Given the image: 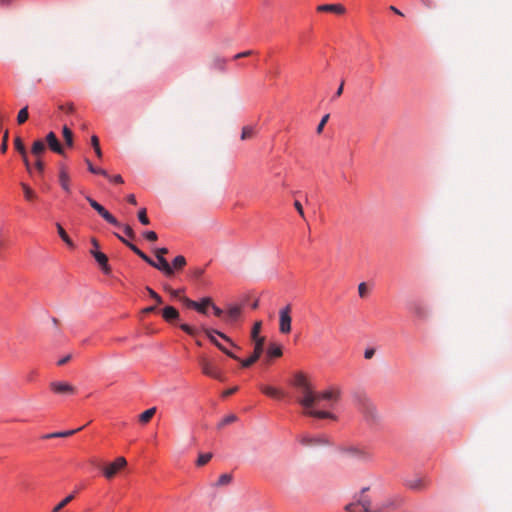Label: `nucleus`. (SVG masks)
Returning <instances> with one entry per match:
<instances>
[{
    "label": "nucleus",
    "instance_id": "20",
    "mask_svg": "<svg viewBox=\"0 0 512 512\" xmlns=\"http://www.w3.org/2000/svg\"><path fill=\"white\" fill-rule=\"evenodd\" d=\"M260 389L265 395L272 398H281L284 396V393L282 391L272 386L261 385Z\"/></svg>",
    "mask_w": 512,
    "mask_h": 512
},
{
    "label": "nucleus",
    "instance_id": "43",
    "mask_svg": "<svg viewBox=\"0 0 512 512\" xmlns=\"http://www.w3.org/2000/svg\"><path fill=\"white\" fill-rule=\"evenodd\" d=\"M143 237L150 242H155L158 239V236L154 231L144 232Z\"/></svg>",
    "mask_w": 512,
    "mask_h": 512
},
{
    "label": "nucleus",
    "instance_id": "61",
    "mask_svg": "<svg viewBox=\"0 0 512 512\" xmlns=\"http://www.w3.org/2000/svg\"><path fill=\"white\" fill-rule=\"evenodd\" d=\"M238 387L230 388L223 392V397H228L237 391Z\"/></svg>",
    "mask_w": 512,
    "mask_h": 512
},
{
    "label": "nucleus",
    "instance_id": "24",
    "mask_svg": "<svg viewBox=\"0 0 512 512\" xmlns=\"http://www.w3.org/2000/svg\"><path fill=\"white\" fill-rule=\"evenodd\" d=\"M156 413V407L149 408L139 415V421L142 424L148 423Z\"/></svg>",
    "mask_w": 512,
    "mask_h": 512
},
{
    "label": "nucleus",
    "instance_id": "37",
    "mask_svg": "<svg viewBox=\"0 0 512 512\" xmlns=\"http://www.w3.org/2000/svg\"><path fill=\"white\" fill-rule=\"evenodd\" d=\"M91 144L95 150V153L97 155V157L101 158L102 157V151H101V148H100V145H99V139L97 136L93 135L91 137Z\"/></svg>",
    "mask_w": 512,
    "mask_h": 512
},
{
    "label": "nucleus",
    "instance_id": "12",
    "mask_svg": "<svg viewBox=\"0 0 512 512\" xmlns=\"http://www.w3.org/2000/svg\"><path fill=\"white\" fill-rule=\"evenodd\" d=\"M86 200L90 204V206L95 209L98 214L103 217L108 223L112 224L113 226L120 227L119 221L110 213L108 212L101 204H99L97 201L92 199L91 197L87 196Z\"/></svg>",
    "mask_w": 512,
    "mask_h": 512
},
{
    "label": "nucleus",
    "instance_id": "60",
    "mask_svg": "<svg viewBox=\"0 0 512 512\" xmlns=\"http://www.w3.org/2000/svg\"><path fill=\"white\" fill-rule=\"evenodd\" d=\"M7 246V240L0 232V250L4 249Z\"/></svg>",
    "mask_w": 512,
    "mask_h": 512
},
{
    "label": "nucleus",
    "instance_id": "40",
    "mask_svg": "<svg viewBox=\"0 0 512 512\" xmlns=\"http://www.w3.org/2000/svg\"><path fill=\"white\" fill-rule=\"evenodd\" d=\"M138 219L143 225L150 224V220L147 217V211L145 208H142L138 211Z\"/></svg>",
    "mask_w": 512,
    "mask_h": 512
},
{
    "label": "nucleus",
    "instance_id": "55",
    "mask_svg": "<svg viewBox=\"0 0 512 512\" xmlns=\"http://www.w3.org/2000/svg\"><path fill=\"white\" fill-rule=\"evenodd\" d=\"M375 354V350L373 348H368L364 352V357L366 359H371Z\"/></svg>",
    "mask_w": 512,
    "mask_h": 512
},
{
    "label": "nucleus",
    "instance_id": "46",
    "mask_svg": "<svg viewBox=\"0 0 512 512\" xmlns=\"http://www.w3.org/2000/svg\"><path fill=\"white\" fill-rule=\"evenodd\" d=\"M180 328L181 330H183L184 332L191 336H194L196 334V330L188 324H181Z\"/></svg>",
    "mask_w": 512,
    "mask_h": 512
},
{
    "label": "nucleus",
    "instance_id": "16",
    "mask_svg": "<svg viewBox=\"0 0 512 512\" xmlns=\"http://www.w3.org/2000/svg\"><path fill=\"white\" fill-rule=\"evenodd\" d=\"M91 254L95 258V260L98 262V264L102 268L103 272L105 274L110 273V266L108 265L107 256L104 253H102L100 251H96V250H91Z\"/></svg>",
    "mask_w": 512,
    "mask_h": 512
},
{
    "label": "nucleus",
    "instance_id": "50",
    "mask_svg": "<svg viewBox=\"0 0 512 512\" xmlns=\"http://www.w3.org/2000/svg\"><path fill=\"white\" fill-rule=\"evenodd\" d=\"M124 232L131 239H133L135 237V233H134L133 229L129 225H126L124 227Z\"/></svg>",
    "mask_w": 512,
    "mask_h": 512
},
{
    "label": "nucleus",
    "instance_id": "8",
    "mask_svg": "<svg viewBox=\"0 0 512 512\" xmlns=\"http://www.w3.org/2000/svg\"><path fill=\"white\" fill-rule=\"evenodd\" d=\"M298 441L301 445L306 447H314V446H322V445H328L329 439L325 435H309V434H302L297 437Z\"/></svg>",
    "mask_w": 512,
    "mask_h": 512
},
{
    "label": "nucleus",
    "instance_id": "21",
    "mask_svg": "<svg viewBox=\"0 0 512 512\" xmlns=\"http://www.w3.org/2000/svg\"><path fill=\"white\" fill-rule=\"evenodd\" d=\"M59 183L64 191L70 193V178L64 168H62L59 172Z\"/></svg>",
    "mask_w": 512,
    "mask_h": 512
},
{
    "label": "nucleus",
    "instance_id": "38",
    "mask_svg": "<svg viewBox=\"0 0 512 512\" xmlns=\"http://www.w3.org/2000/svg\"><path fill=\"white\" fill-rule=\"evenodd\" d=\"M232 481V475L231 474H222L218 481L216 482L217 486H224L228 485Z\"/></svg>",
    "mask_w": 512,
    "mask_h": 512
},
{
    "label": "nucleus",
    "instance_id": "36",
    "mask_svg": "<svg viewBox=\"0 0 512 512\" xmlns=\"http://www.w3.org/2000/svg\"><path fill=\"white\" fill-rule=\"evenodd\" d=\"M235 421H237V416L234 414H230L221 420V422L218 424V428L221 429L224 426L231 424Z\"/></svg>",
    "mask_w": 512,
    "mask_h": 512
},
{
    "label": "nucleus",
    "instance_id": "4",
    "mask_svg": "<svg viewBox=\"0 0 512 512\" xmlns=\"http://www.w3.org/2000/svg\"><path fill=\"white\" fill-rule=\"evenodd\" d=\"M198 363L204 375L219 381H224L223 372L212 359L201 355L198 358Z\"/></svg>",
    "mask_w": 512,
    "mask_h": 512
},
{
    "label": "nucleus",
    "instance_id": "18",
    "mask_svg": "<svg viewBox=\"0 0 512 512\" xmlns=\"http://www.w3.org/2000/svg\"><path fill=\"white\" fill-rule=\"evenodd\" d=\"M162 317L167 322H173L179 318V312L172 306H167L162 310Z\"/></svg>",
    "mask_w": 512,
    "mask_h": 512
},
{
    "label": "nucleus",
    "instance_id": "9",
    "mask_svg": "<svg viewBox=\"0 0 512 512\" xmlns=\"http://www.w3.org/2000/svg\"><path fill=\"white\" fill-rule=\"evenodd\" d=\"M126 465V459L124 457H118L112 463L102 467L103 475L106 479L111 480L117 472L125 468Z\"/></svg>",
    "mask_w": 512,
    "mask_h": 512
},
{
    "label": "nucleus",
    "instance_id": "27",
    "mask_svg": "<svg viewBox=\"0 0 512 512\" xmlns=\"http://www.w3.org/2000/svg\"><path fill=\"white\" fill-rule=\"evenodd\" d=\"M267 354L269 357H280L282 356V347L278 344L272 343L268 347Z\"/></svg>",
    "mask_w": 512,
    "mask_h": 512
},
{
    "label": "nucleus",
    "instance_id": "29",
    "mask_svg": "<svg viewBox=\"0 0 512 512\" xmlns=\"http://www.w3.org/2000/svg\"><path fill=\"white\" fill-rule=\"evenodd\" d=\"M74 499V494H70L60 501L53 509L52 512H60L66 505Z\"/></svg>",
    "mask_w": 512,
    "mask_h": 512
},
{
    "label": "nucleus",
    "instance_id": "63",
    "mask_svg": "<svg viewBox=\"0 0 512 512\" xmlns=\"http://www.w3.org/2000/svg\"><path fill=\"white\" fill-rule=\"evenodd\" d=\"M127 201H128L130 204H132V205H136V203H137V202H136V197H135V195H134V194H129V195L127 196Z\"/></svg>",
    "mask_w": 512,
    "mask_h": 512
},
{
    "label": "nucleus",
    "instance_id": "2",
    "mask_svg": "<svg viewBox=\"0 0 512 512\" xmlns=\"http://www.w3.org/2000/svg\"><path fill=\"white\" fill-rule=\"evenodd\" d=\"M367 490L368 488L362 489L357 502L346 505L345 510L347 512H392L402 504L400 496H393L383 501L380 505L373 507L371 499L364 495V492Z\"/></svg>",
    "mask_w": 512,
    "mask_h": 512
},
{
    "label": "nucleus",
    "instance_id": "64",
    "mask_svg": "<svg viewBox=\"0 0 512 512\" xmlns=\"http://www.w3.org/2000/svg\"><path fill=\"white\" fill-rule=\"evenodd\" d=\"M156 310V307L155 306H149V307H146L143 312L144 313H152Z\"/></svg>",
    "mask_w": 512,
    "mask_h": 512
},
{
    "label": "nucleus",
    "instance_id": "45",
    "mask_svg": "<svg viewBox=\"0 0 512 512\" xmlns=\"http://www.w3.org/2000/svg\"><path fill=\"white\" fill-rule=\"evenodd\" d=\"M7 148H8V131H5V133L3 135V139H2V144L0 146V151L2 153H5L7 151Z\"/></svg>",
    "mask_w": 512,
    "mask_h": 512
},
{
    "label": "nucleus",
    "instance_id": "32",
    "mask_svg": "<svg viewBox=\"0 0 512 512\" xmlns=\"http://www.w3.org/2000/svg\"><path fill=\"white\" fill-rule=\"evenodd\" d=\"M186 265V259L184 256H176L173 260V270H181Z\"/></svg>",
    "mask_w": 512,
    "mask_h": 512
},
{
    "label": "nucleus",
    "instance_id": "23",
    "mask_svg": "<svg viewBox=\"0 0 512 512\" xmlns=\"http://www.w3.org/2000/svg\"><path fill=\"white\" fill-rule=\"evenodd\" d=\"M213 301L210 297L203 298L200 302H197V306L194 308L201 314H207V308L211 307Z\"/></svg>",
    "mask_w": 512,
    "mask_h": 512
},
{
    "label": "nucleus",
    "instance_id": "44",
    "mask_svg": "<svg viewBox=\"0 0 512 512\" xmlns=\"http://www.w3.org/2000/svg\"><path fill=\"white\" fill-rule=\"evenodd\" d=\"M358 293L361 298H365L367 296L368 289L366 283L362 282L358 285Z\"/></svg>",
    "mask_w": 512,
    "mask_h": 512
},
{
    "label": "nucleus",
    "instance_id": "56",
    "mask_svg": "<svg viewBox=\"0 0 512 512\" xmlns=\"http://www.w3.org/2000/svg\"><path fill=\"white\" fill-rule=\"evenodd\" d=\"M112 182L116 183V184H122L124 181H123V178L121 175H115L113 177H108Z\"/></svg>",
    "mask_w": 512,
    "mask_h": 512
},
{
    "label": "nucleus",
    "instance_id": "34",
    "mask_svg": "<svg viewBox=\"0 0 512 512\" xmlns=\"http://www.w3.org/2000/svg\"><path fill=\"white\" fill-rule=\"evenodd\" d=\"M29 117V114H28V107H24L22 108L19 113H18V116H17V122L19 125L25 123L27 121Z\"/></svg>",
    "mask_w": 512,
    "mask_h": 512
},
{
    "label": "nucleus",
    "instance_id": "6",
    "mask_svg": "<svg viewBox=\"0 0 512 512\" xmlns=\"http://www.w3.org/2000/svg\"><path fill=\"white\" fill-rule=\"evenodd\" d=\"M357 406L367 420L373 421L377 418V409L367 396L359 395L357 397Z\"/></svg>",
    "mask_w": 512,
    "mask_h": 512
},
{
    "label": "nucleus",
    "instance_id": "30",
    "mask_svg": "<svg viewBox=\"0 0 512 512\" xmlns=\"http://www.w3.org/2000/svg\"><path fill=\"white\" fill-rule=\"evenodd\" d=\"M85 162L87 164L88 170L91 173L100 174V175H102L104 177H109V175H108L106 170L100 169V168H95L94 165L91 163V161L89 159H86Z\"/></svg>",
    "mask_w": 512,
    "mask_h": 512
},
{
    "label": "nucleus",
    "instance_id": "35",
    "mask_svg": "<svg viewBox=\"0 0 512 512\" xmlns=\"http://www.w3.org/2000/svg\"><path fill=\"white\" fill-rule=\"evenodd\" d=\"M212 458V453H203V454H200L198 459H197V466H203L205 464H207Z\"/></svg>",
    "mask_w": 512,
    "mask_h": 512
},
{
    "label": "nucleus",
    "instance_id": "41",
    "mask_svg": "<svg viewBox=\"0 0 512 512\" xmlns=\"http://www.w3.org/2000/svg\"><path fill=\"white\" fill-rule=\"evenodd\" d=\"M179 300L187 307L194 309L197 306V302L194 300L189 299L186 296H181Z\"/></svg>",
    "mask_w": 512,
    "mask_h": 512
},
{
    "label": "nucleus",
    "instance_id": "53",
    "mask_svg": "<svg viewBox=\"0 0 512 512\" xmlns=\"http://www.w3.org/2000/svg\"><path fill=\"white\" fill-rule=\"evenodd\" d=\"M211 308L213 309L214 314L217 317H221L223 315V310L221 308H219L218 306H216L214 303H212Z\"/></svg>",
    "mask_w": 512,
    "mask_h": 512
},
{
    "label": "nucleus",
    "instance_id": "26",
    "mask_svg": "<svg viewBox=\"0 0 512 512\" xmlns=\"http://www.w3.org/2000/svg\"><path fill=\"white\" fill-rule=\"evenodd\" d=\"M56 227H57V231H58V234L61 237V239L67 244V246H69L70 248H73L74 243L70 239V237L68 236L66 231L63 229V227L59 223L56 224Z\"/></svg>",
    "mask_w": 512,
    "mask_h": 512
},
{
    "label": "nucleus",
    "instance_id": "49",
    "mask_svg": "<svg viewBox=\"0 0 512 512\" xmlns=\"http://www.w3.org/2000/svg\"><path fill=\"white\" fill-rule=\"evenodd\" d=\"M343 88H344V81H341L340 86L338 87V89L336 90L334 96L332 97V100H335L336 98H338V97H340L342 95Z\"/></svg>",
    "mask_w": 512,
    "mask_h": 512
},
{
    "label": "nucleus",
    "instance_id": "17",
    "mask_svg": "<svg viewBox=\"0 0 512 512\" xmlns=\"http://www.w3.org/2000/svg\"><path fill=\"white\" fill-rule=\"evenodd\" d=\"M156 258L157 262L155 261V268L162 271L166 276H172L174 274V270L167 260L162 256H156Z\"/></svg>",
    "mask_w": 512,
    "mask_h": 512
},
{
    "label": "nucleus",
    "instance_id": "54",
    "mask_svg": "<svg viewBox=\"0 0 512 512\" xmlns=\"http://www.w3.org/2000/svg\"><path fill=\"white\" fill-rule=\"evenodd\" d=\"M154 253H155V256H162V257H164V255L168 253V249H167V248H165V247H163V248H157V249L154 251Z\"/></svg>",
    "mask_w": 512,
    "mask_h": 512
},
{
    "label": "nucleus",
    "instance_id": "15",
    "mask_svg": "<svg viewBox=\"0 0 512 512\" xmlns=\"http://www.w3.org/2000/svg\"><path fill=\"white\" fill-rule=\"evenodd\" d=\"M318 12H330L338 15H342L346 12L345 7L342 4H322L317 6Z\"/></svg>",
    "mask_w": 512,
    "mask_h": 512
},
{
    "label": "nucleus",
    "instance_id": "7",
    "mask_svg": "<svg viewBox=\"0 0 512 512\" xmlns=\"http://www.w3.org/2000/svg\"><path fill=\"white\" fill-rule=\"evenodd\" d=\"M46 150L45 142L43 140H36L34 141L31 153L35 157V168L38 171L39 174H43L45 164L42 160V155Z\"/></svg>",
    "mask_w": 512,
    "mask_h": 512
},
{
    "label": "nucleus",
    "instance_id": "47",
    "mask_svg": "<svg viewBox=\"0 0 512 512\" xmlns=\"http://www.w3.org/2000/svg\"><path fill=\"white\" fill-rule=\"evenodd\" d=\"M408 486L411 488V489H414V490H421L423 488V483L421 480H415V481H411Z\"/></svg>",
    "mask_w": 512,
    "mask_h": 512
},
{
    "label": "nucleus",
    "instance_id": "19",
    "mask_svg": "<svg viewBox=\"0 0 512 512\" xmlns=\"http://www.w3.org/2000/svg\"><path fill=\"white\" fill-rule=\"evenodd\" d=\"M82 429H83V427H79V428L73 429V430H67V431H62V432H54V433H50V434L44 435L43 438L44 439L65 438V437H69V436L74 435L75 433H77L78 431H81Z\"/></svg>",
    "mask_w": 512,
    "mask_h": 512
},
{
    "label": "nucleus",
    "instance_id": "52",
    "mask_svg": "<svg viewBox=\"0 0 512 512\" xmlns=\"http://www.w3.org/2000/svg\"><path fill=\"white\" fill-rule=\"evenodd\" d=\"M165 289L175 298H180V290H174L169 286H166Z\"/></svg>",
    "mask_w": 512,
    "mask_h": 512
},
{
    "label": "nucleus",
    "instance_id": "51",
    "mask_svg": "<svg viewBox=\"0 0 512 512\" xmlns=\"http://www.w3.org/2000/svg\"><path fill=\"white\" fill-rule=\"evenodd\" d=\"M59 109L67 113H72L74 111V106L73 104L61 105L59 106Z\"/></svg>",
    "mask_w": 512,
    "mask_h": 512
},
{
    "label": "nucleus",
    "instance_id": "13",
    "mask_svg": "<svg viewBox=\"0 0 512 512\" xmlns=\"http://www.w3.org/2000/svg\"><path fill=\"white\" fill-rule=\"evenodd\" d=\"M50 388L53 392L57 394L73 395L76 393V388L67 382H51Z\"/></svg>",
    "mask_w": 512,
    "mask_h": 512
},
{
    "label": "nucleus",
    "instance_id": "42",
    "mask_svg": "<svg viewBox=\"0 0 512 512\" xmlns=\"http://www.w3.org/2000/svg\"><path fill=\"white\" fill-rule=\"evenodd\" d=\"M329 120V114H326L322 117L320 123L318 124L317 128H316V132L317 134H321L322 131H323V128L324 126L326 125V123L328 122Z\"/></svg>",
    "mask_w": 512,
    "mask_h": 512
},
{
    "label": "nucleus",
    "instance_id": "59",
    "mask_svg": "<svg viewBox=\"0 0 512 512\" xmlns=\"http://www.w3.org/2000/svg\"><path fill=\"white\" fill-rule=\"evenodd\" d=\"M204 273V270L202 268H195L193 270V276L196 278H200Z\"/></svg>",
    "mask_w": 512,
    "mask_h": 512
},
{
    "label": "nucleus",
    "instance_id": "33",
    "mask_svg": "<svg viewBox=\"0 0 512 512\" xmlns=\"http://www.w3.org/2000/svg\"><path fill=\"white\" fill-rule=\"evenodd\" d=\"M255 134V130L253 127L251 126H245L243 127L242 129V133H241V139L242 140H247V139H250L254 136Z\"/></svg>",
    "mask_w": 512,
    "mask_h": 512
},
{
    "label": "nucleus",
    "instance_id": "39",
    "mask_svg": "<svg viewBox=\"0 0 512 512\" xmlns=\"http://www.w3.org/2000/svg\"><path fill=\"white\" fill-rule=\"evenodd\" d=\"M15 149L21 154V156H25L26 149L20 137H16L14 140Z\"/></svg>",
    "mask_w": 512,
    "mask_h": 512
},
{
    "label": "nucleus",
    "instance_id": "62",
    "mask_svg": "<svg viewBox=\"0 0 512 512\" xmlns=\"http://www.w3.org/2000/svg\"><path fill=\"white\" fill-rule=\"evenodd\" d=\"M70 359H71V355H67V356H65L64 358L60 359V360L57 362V364H58L59 366H62V365H64V364H66Z\"/></svg>",
    "mask_w": 512,
    "mask_h": 512
},
{
    "label": "nucleus",
    "instance_id": "25",
    "mask_svg": "<svg viewBox=\"0 0 512 512\" xmlns=\"http://www.w3.org/2000/svg\"><path fill=\"white\" fill-rule=\"evenodd\" d=\"M21 187L24 192V197L27 201H33L37 199V194L30 186H28L26 183H21Z\"/></svg>",
    "mask_w": 512,
    "mask_h": 512
},
{
    "label": "nucleus",
    "instance_id": "1",
    "mask_svg": "<svg viewBox=\"0 0 512 512\" xmlns=\"http://www.w3.org/2000/svg\"><path fill=\"white\" fill-rule=\"evenodd\" d=\"M294 386L299 389L300 397L298 403L304 408L306 416L336 420V416L328 411L317 410L316 406L322 401L337 402L341 396V389L338 386H330L324 391H315L307 377L302 373H297L294 377Z\"/></svg>",
    "mask_w": 512,
    "mask_h": 512
},
{
    "label": "nucleus",
    "instance_id": "3",
    "mask_svg": "<svg viewBox=\"0 0 512 512\" xmlns=\"http://www.w3.org/2000/svg\"><path fill=\"white\" fill-rule=\"evenodd\" d=\"M261 327V321L255 322L252 327L251 339L254 342V354L245 360H241V365L244 368H248L254 364L263 353L265 338L260 336Z\"/></svg>",
    "mask_w": 512,
    "mask_h": 512
},
{
    "label": "nucleus",
    "instance_id": "31",
    "mask_svg": "<svg viewBox=\"0 0 512 512\" xmlns=\"http://www.w3.org/2000/svg\"><path fill=\"white\" fill-rule=\"evenodd\" d=\"M114 235L122 242L124 243L126 246H128L136 255H138L141 250L135 246L134 244H132L131 242H129L128 240H126L124 237H122L120 234L118 233H114Z\"/></svg>",
    "mask_w": 512,
    "mask_h": 512
},
{
    "label": "nucleus",
    "instance_id": "22",
    "mask_svg": "<svg viewBox=\"0 0 512 512\" xmlns=\"http://www.w3.org/2000/svg\"><path fill=\"white\" fill-rule=\"evenodd\" d=\"M241 307L240 306H231L229 307L228 311H227V316H226V320L227 322H234L236 320L239 319L240 315H241Z\"/></svg>",
    "mask_w": 512,
    "mask_h": 512
},
{
    "label": "nucleus",
    "instance_id": "57",
    "mask_svg": "<svg viewBox=\"0 0 512 512\" xmlns=\"http://www.w3.org/2000/svg\"><path fill=\"white\" fill-rule=\"evenodd\" d=\"M253 54V51L251 50H248V51H244V52H241V53H238L234 56L235 59H238V58H242V57H247V56H250Z\"/></svg>",
    "mask_w": 512,
    "mask_h": 512
},
{
    "label": "nucleus",
    "instance_id": "28",
    "mask_svg": "<svg viewBox=\"0 0 512 512\" xmlns=\"http://www.w3.org/2000/svg\"><path fill=\"white\" fill-rule=\"evenodd\" d=\"M63 138L67 146H73V132L67 127L64 126L62 129Z\"/></svg>",
    "mask_w": 512,
    "mask_h": 512
},
{
    "label": "nucleus",
    "instance_id": "48",
    "mask_svg": "<svg viewBox=\"0 0 512 512\" xmlns=\"http://www.w3.org/2000/svg\"><path fill=\"white\" fill-rule=\"evenodd\" d=\"M294 207L296 208L297 212L299 213V215L302 217V218H305V214H304V210H303V207L301 205V203L299 201H295L294 202Z\"/></svg>",
    "mask_w": 512,
    "mask_h": 512
},
{
    "label": "nucleus",
    "instance_id": "11",
    "mask_svg": "<svg viewBox=\"0 0 512 512\" xmlns=\"http://www.w3.org/2000/svg\"><path fill=\"white\" fill-rule=\"evenodd\" d=\"M291 305L288 304L279 311V331L283 334L291 332Z\"/></svg>",
    "mask_w": 512,
    "mask_h": 512
},
{
    "label": "nucleus",
    "instance_id": "5",
    "mask_svg": "<svg viewBox=\"0 0 512 512\" xmlns=\"http://www.w3.org/2000/svg\"><path fill=\"white\" fill-rule=\"evenodd\" d=\"M203 331L205 332L206 336L208 337V339L218 348L220 349L223 353H225L227 356L235 359V360H239V358L233 354L231 351H229L222 343H220L218 341V339L216 338V335L219 336L220 338H222L223 340H225L226 342L230 343L232 346L234 347H237L233 342L232 340L227 336L225 335L224 333L220 332V331H217V330H214V329H210V328H205L203 327Z\"/></svg>",
    "mask_w": 512,
    "mask_h": 512
},
{
    "label": "nucleus",
    "instance_id": "10",
    "mask_svg": "<svg viewBox=\"0 0 512 512\" xmlns=\"http://www.w3.org/2000/svg\"><path fill=\"white\" fill-rule=\"evenodd\" d=\"M346 453L350 457L362 462H370L373 458L372 453L367 448L361 446H350L346 449Z\"/></svg>",
    "mask_w": 512,
    "mask_h": 512
},
{
    "label": "nucleus",
    "instance_id": "14",
    "mask_svg": "<svg viewBox=\"0 0 512 512\" xmlns=\"http://www.w3.org/2000/svg\"><path fill=\"white\" fill-rule=\"evenodd\" d=\"M45 143H47L48 147L53 152L60 154V155H64L63 147L54 132H49L47 134Z\"/></svg>",
    "mask_w": 512,
    "mask_h": 512
},
{
    "label": "nucleus",
    "instance_id": "58",
    "mask_svg": "<svg viewBox=\"0 0 512 512\" xmlns=\"http://www.w3.org/2000/svg\"><path fill=\"white\" fill-rule=\"evenodd\" d=\"M22 159H23V162L26 166V169L29 173H31V165H30V162L28 160V157H27V152L25 153V156H22Z\"/></svg>",
    "mask_w": 512,
    "mask_h": 512
}]
</instances>
